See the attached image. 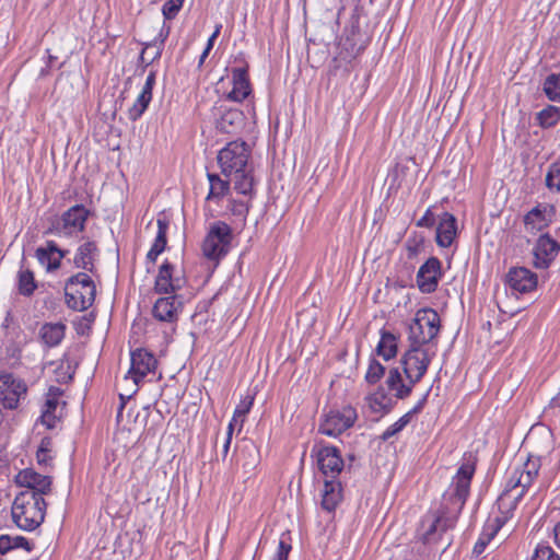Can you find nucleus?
<instances>
[{
  "instance_id": "1",
  "label": "nucleus",
  "mask_w": 560,
  "mask_h": 560,
  "mask_svg": "<svg viewBox=\"0 0 560 560\" xmlns=\"http://www.w3.org/2000/svg\"><path fill=\"white\" fill-rule=\"evenodd\" d=\"M540 466L539 456L528 455L525 462L511 470L505 488L497 501L499 514L483 528L474 546V555H481L497 533L513 516L518 502L537 478Z\"/></svg>"
},
{
  "instance_id": "2",
  "label": "nucleus",
  "mask_w": 560,
  "mask_h": 560,
  "mask_svg": "<svg viewBox=\"0 0 560 560\" xmlns=\"http://www.w3.org/2000/svg\"><path fill=\"white\" fill-rule=\"evenodd\" d=\"M476 456L472 454L465 455L448 490L443 495L445 509L450 515L429 516L422 521L424 541L430 542L435 539L438 532H445L454 527L456 518L468 498L470 481L476 470Z\"/></svg>"
},
{
  "instance_id": "3",
  "label": "nucleus",
  "mask_w": 560,
  "mask_h": 560,
  "mask_svg": "<svg viewBox=\"0 0 560 560\" xmlns=\"http://www.w3.org/2000/svg\"><path fill=\"white\" fill-rule=\"evenodd\" d=\"M431 359L428 348L410 345L401 359L406 381L398 369H390L386 378V385L396 398L405 399L411 394L413 386L425 374Z\"/></svg>"
},
{
  "instance_id": "4",
  "label": "nucleus",
  "mask_w": 560,
  "mask_h": 560,
  "mask_svg": "<svg viewBox=\"0 0 560 560\" xmlns=\"http://www.w3.org/2000/svg\"><path fill=\"white\" fill-rule=\"evenodd\" d=\"M47 504L37 492L21 491L14 498L11 514L14 524L25 532H33L45 520Z\"/></svg>"
},
{
  "instance_id": "5",
  "label": "nucleus",
  "mask_w": 560,
  "mask_h": 560,
  "mask_svg": "<svg viewBox=\"0 0 560 560\" xmlns=\"http://www.w3.org/2000/svg\"><path fill=\"white\" fill-rule=\"evenodd\" d=\"M96 288L91 276L78 272L65 283L66 304L73 311L88 310L95 300Z\"/></svg>"
},
{
  "instance_id": "6",
  "label": "nucleus",
  "mask_w": 560,
  "mask_h": 560,
  "mask_svg": "<svg viewBox=\"0 0 560 560\" xmlns=\"http://www.w3.org/2000/svg\"><path fill=\"white\" fill-rule=\"evenodd\" d=\"M440 327L441 320L436 311L432 308L417 311L409 325L410 345L425 347L436 338Z\"/></svg>"
},
{
  "instance_id": "7",
  "label": "nucleus",
  "mask_w": 560,
  "mask_h": 560,
  "mask_svg": "<svg viewBox=\"0 0 560 560\" xmlns=\"http://www.w3.org/2000/svg\"><path fill=\"white\" fill-rule=\"evenodd\" d=\"M89 215L90 210L83 205H74L51 221L47 233L65 238L77 237L84 231Z\"/></svg>"
},
{
  "instance_id": "8",
  "label": "nucleus",
  "mask_w": 560,
  "mask_h": 560,
  "mask_svg": "<svg viewBox=\"0 0 560 560\" xmlns=\"http://www.w3.org/2000/svg\"><path fill=\"white\" fill-rule=\"evenodd\" d=\"M231 241L232 229L229 224L222 221L212 223L202 242L203 256L209 260L219 261L228 254Z\"/></svg>"
},
{
  "instance_id": "9",
  "label": "nucleus",
  "mask_w": 560,
  "mask_h": 560,
  "mask_svg": "<svg viewBox=\"0 0 560 560\" xmlns=\"http://www.w3.org/2000/svg\"><path fill=\"white\" fill-rule=\"evenodd\" d=\"M249 147L244 141L229 142L218 154V163L222 174L230 177L233 173L244 171L249 166Z\"/></svg>"
},
{
  "instance_id": "10",
  "label": "nucleus",
  "mask_w": 560,
  "mask_h": 560,
  "mask_svg": "<svg viewBox=\"0 0 560 560\" xmlns=\"http://www.w3.org/2000/svg\"><path fill=\"white\" fill-rule=\"evenodd\" d=\"M27 395V385L21 377L10 372L0 373V405L15 410Z\"/></svg>"
},
{
  "instance_id": "11",
  "label": "nucleus",
  "mask_w": 560,
  "mask_h": 560,
  "mask_svg": "<svg viewBox=\"0 0 560 560\" xmlns=\"http://www.w3.org/2000/svg\"><path fill=\"white\" fill-rule=\"evenodd\" d=\"M357 418V411L351 406L331 410L322 421L319 431L327 436H337L351 428Z\"/></svg>"
},
{
  "instance_id": "12",
  "label": "nucleus",
  "mask_w": 560,
  "mask_h": 560,
  "mask_svg": "<svg viewBox=\"0 0 560 560\" xmlns=\"http://www.w3.org/2000/svg\"><path fill=\"white\" fill-rule=\"evenodd\" d=\"M560 252V244L549 234H541L536 240L532 253L533 265L537 269H547Z\"/></svg>"
},
{
  "instance_id": "13",
  "label": "nucleus",
  "mask_w": 560,
  "mask_h": 560,
  "mask_svg": "<svg viewBox=\"0 0 560 560\" xmlns=\"http://www.w3.org/2000/svg\"><path fill=\"white\" fill-rule=\"evenodd\" d=\"M553 215V206L548 203H538L523 218L525 232L532 235H536L537 233L544 231L552 222Z\"/></svg>"
},
{
  "instance_id": "14",
  "label": "nucleus",
  "mask_w": 560,
  "mask_h": 560,
  "mask_svg": "<svg viewBox=\"0 0 560 560\" xmlns=\"http://www.w3.org/2000/svg\"><path fill=\"white\" fill-rule=\"evenodd\" d=\"M317 465L322 474L328 479H336L343 468L340 452L335 446H320L315 451Z\"/></svg>"
},
{
  "instance_id": "15",
  "label": "nucleus",
  "mask_w": 560,
  "mask_h": 560,
  "mask_svg": "<svg viewBox=\"0 0 560 560\" xmlns=\"http://www.w3.org/2000/svg\"><path fill=\"white\" fill-rule=\"evenodd\" d=\"M186 283L182 276L175 275L174 265L165 260L159 268L154 290L160 294H176Z\"/></svg>"
},
{
  "instance_id": "16",
  "label": "nucleus",
  "mask_w": 560,
  "mask_h": 560,
  "mask_svg": "<svg viewBox=\"0 0 560 560\" xmlns=\"http://www.w3.org/2000/svg\"><path fill=\"white\" fill-rule=\"evenodd\" d=\"M131 366L127 377H131L136 385L149 373H154L158 366V360L153 353L145 349H137L130 355Z\"/></svg>"
},
{
  "instance_id": "17",
  "label": "nucleus",
  "mask_w": 560,
  "mask_h": 560,
  "mask_svg": "<svg viewBox=\"0 0 560 560\" xmlns=\"http://www.w3.org/2000/svg\"><path fill=\"white\" fill-rule=\"evenodd\" d=\"M441 278V261L430 257L418 270L417 285L422 293L429 294L436 290Z\"/></svg>"
},
{
  "instance_id": "18",
  "label": "nucleus",
  "mask_w": 560,
  "mask_h": 560,
  "mask_svg": "<svg viewBox=\"0 0 560 560\" xmlns=\"http://www.w3.org/2000/svg\"><path fill=\"white\" fill-rule=\"evenodd\" d=\"M15 483L25 488L24 491L37 492L39 497L51 490V478L40 475L33 469H23L15 476Z\"/></svg>"
},
{
  "instance_id": "19",
  "label": "nucleus",
  "mask_w": 560,
  "mask_h": 560,
  "mask_svg": "<svg viewBox=\"0 0 560 560\" xmlns=\"http://www.w3.org/2000/svg\"><path fill=\"white\" fill-rule=\"evenodd\" d=\"M182 306V300L176 294L160 298L153 305L152 314L160 322L175 323L178 319Z\"/></svg>"
},
{
  "instance_id": "20",
  "label": "nucleus",
  "mask_w": 560,
  "mask_h": 560,
  "mask_svg": "<svg viewBox=\"0 0 560 560\" xmlns=\"http://www.w3.org/2000/svg\"><path fill=\"white\" fill-rule=\"evenodd\" d=\"M506 283L520 293L532 292L537 287V275L525 267H514L506 275Z\"/></svg>"
},
{
  "instance_id": "21",
  "label": "nucleus",
  "mask_w": 560,
  "mask_h": 560,
  "mask_svg": "<svg viewBox=\"0 0 560 560\" xmlns=\"http://www.w3.org/2000/svg\"><path fill=\"white\" fill-rule=\"evenodd\" d=\"M98 256V248L94 241L86 240L75 250L73 256V265L78 269L84 270L86 273L95 271V260Z\"/></svg>"
},
{
  "instance_id": "22",
  "label": "nucleus",
  "mask_w": 560,
  "mask_h": 560,
  "mask_svg": "<svg viewBox=\"0 0 560 560\" xmlns=\"http://www.w3.org/2000/svg\"><path fill=\"white\" fill-rule=\"evenodd\" d=\"M154 84L155 72L151 71L145 79V83L142 86L141 92L139 93L132 106L128 109V117L130 120H138L147 110L152 100V90Z\"/></svg>"
},
{
  "instance_id": "23",
  "label": "nucleus",
  "mask_w": 560,
  "mask_h": 560,
  "mask_svg": "<svg viewBox=\"0 0 560 560\" xmlns=\"http://www.w3.org/2000/svg\"><path fill=\"white\" fill-rule=\"evenodd\" d=\"M66 254L67 252L60 249L54 241H48L45 247H38L35 252L38 262L48 272L55 271L60 267L61 259Z\"/></svg>"
},
{
  "instance_id": "24",
  "label": "nucleus",
  "mask_w": 560,
  "mask_h": 560,
  "mask_svg": "<svg viewBox=\"0 0 560 560\" xmlns=\"http://www.w3.org/2000/svg\"><path fill=\"white\" fill-rule=\"evenodd\" d=\"M232 90L228 93L226 98L233 102H242L252 92L247 68H234L232 70Z\"/></svg>"
},
{
  "instance_id": "25",
  "label": "nucleus",
  "mask_w": 560,
  "mask_h": 560,
  "mask_svg": "<svg viewBox=\"0 0 560 560\" xmlns=\"http://www.w3.org/2000/svg\"><path fill=\"white\" fill-rule=\"evenodd\" d=\"M457 235V221L456 218L444 212L440 217V221L436 228V244L440 247H450Z\"/></svg>"
},
{
  "instance_id": "26",
  "label": "nucleus",
  "mask_w": 560,
  "mask_h": 560,
  "mask_svg": "<svg viewBox=\"0 0 560 560\" xmlns=\"http://www.w3.org/2000/svg\"><path fill=\"white\" fill-rule=\"evenodd\" d=\"M322 506L331 512L341 501V485L336 479H326L322 494Z\"/></svg>"
},
{
  "instance_id": "27",
  "label": "nucleus",
  "mask_w": 560,
  "mask_h": 560,
  "mask_svg": "<svg viewBox=\"0 0 560 560\" xmlns=\"http://www.w3.org/2000/svg\"><path fill=\"white\" fill-rule=\"evenodd\" d=\"M156 225L158 233L155 240L147 254V260L152 264L156 261L158 257L164 252L167 244L166 233L168 229V223L165 220L159 219L156 221Z\"/></svg>"
},
{
  "instance_id": "28",
  "label": "nucleus",
  "mask_w": 560,
  "mask_h": 560,
  "mask_svg": "<svg viewBox=\"0 0 560 560\" xmlns=\"http://www.w3.org/2000/svg\"><path fill=\"white\" fill-rule=\"evenodd\" d=\"M66 326L62 323H46L39 330L43 342L48 347L58 346L65 337Z\"/></svg>"
},
{
  "instance_id": "29",
  "label": "nucleus",
  "mask_w": 560,
  "mask_h": 560,
  "mask_svg": "<svg viewBox=\"0 0 560 560\" xmlns=\"http://www.w3.org/2000/svg\"><path fill=\"white\" fill-rule=\"evenodd\" d=\"M368 405L374 412H386L393 406L392 397L384 388H377L374 393L366 397Z\"/></svg>"
},
{
  "instance_id": "30",
  "label": "nucleus",
  "mask_w": 560,
  "mask_h": 560,
  "mask_svg": "<svg viewBox=\"0 0 560 560\" xmlns=\"http://www.w3.org/2000/svg\"><path fill=\"white\" fill-rule=\"evenodd\" d=\"M210 189L207 195V200H221L230 191V182L222 179L219 175L207 174Z\"/></svg>"
},
{
  "instance_id": "31",
  "label": "nucleus",
  "mask_w": 560,
  "mask_h": 560,
  "mask_svg": "<svg viewBox=\"0 0 560 560\" xmlns=\"http://www.w3.org/2000/svg\"><path fill=\"white\" fill-rule=\"evenodd\" d=\"M377 354L388 361L397 353V338L389 331H383L376 347Z\"/></svg>"
},
{
  "instance_id": "32",
  "label": "nucleus",
  "mask_w": 560,
  "mask_h": 560,
  "mask_svg": "<svg viewBox=\"0 0 560 560\" xmlns=\"http://www.w3.org/2000/svg\"><path fill=\"white\" fill-rule=\"evenodd\" d=\"M234 189L242 195H252L254 189V177L252 167L248 166L244 171L233 173Z\"/></svg>"
},
{
  "instance_id": "33",
  "label": "nucleus",
  "mask_w": 560,
  "mask_h": 560,
  "mask_svg": "<svg viewBox=\"0 0 560 560\" xmlns=\"http://www.w3.org/2000/svg\"><path fill=\"white\" fill-rule=\"evenodd\" d=\"M536 120L538 126L544 129L552 128L560 121V108L548 105L537 113Z\"/></svg>"
},
{
  "instance_id": "34",
  "label": "nucleus",
  "mask_w": 560,
  "mask_h": 560,
  "mask_svg": "<svg viewBox=\"0 0 560 560\" xmlns=\"http://www.w3.org/2000/svg\"><path fill=\"white\" fill-rule=\"evenodd\" d=\"M37 288L33 271L21 268L18 273L19 293L24 296H31Z\"/></svg>"
},
{
  "instance_id": "35",
  "label": "nucleus",
  "mask_w": 560,
  "mask_h": 560,
  "mask_svg": "<svg viewBox=\"0 0 560 560\" xmlns=\"http://www.w3.org/2000/svg\"><path fill=\"white\" fill-rule=\"evenodd\" d=\"M542 90L549 101L560 103V73L549 74L544 81Z\"/></svg>"
},
{
  "instance_id": "36",
  "label": "nucleus",
  "mask_w": 560,
  "mask_h": 560,
  "mask_svg": "<svg viewBox=\"0 0 560 560\" xmlns=\"http://www.w3.org/2000/svg\"><path fill=\"white\" fill-rule=\"evenodd\" d=\"M242 113L236 109H231L224 113L219 120V128L225 132H232L235 125L242 122Z\"/></svg>"
},
{
  "instance_id": "37",
  "label": "nucleus",
  "mask_w": 560,
  "mask_h": 560,
  "mask_svg": "<svg viewBox=\"0 0 560 560\" xmlns=\"http://www.w3.org/2000/svg\"><path fill=\"white\" fill-rule=\"evenodd\" d=\"M163 47L158 40L148 43L141 51L140 59L142 62L150 65L161 57Z\"/></svg>"
},
{
  "instance_id": "38",
  "label": "nucleus",
  "mask_w": 560,
  "mask_h": 560,
  "mask_svg": "<svg viewBox=\"0 0 560 560\" xmlns=\"http://www.w3.org/2000/svg\"><path fill=\"white\" fill-rule=\"evenodd\" d=\"M384 374L385 366L375 359H372L369 363V368L364 378L366 383L374 385L384 376Z\"/></svg>"
},
{
  "instance_id": "39",
  "label": "nucleus",
  "mask_w": 560,
  "mask_h": 560,
  "mask_svg": "<svg viewBox=\"0 0 560 560\" xmlns=\"http://www.w3.org/2000/svg\"><path fill=\"white\" fill-rule=\"evenodd\" d=\"M532 560H560V556L551 546L546 542H540L536 546Z\"/></svg>"
},
{
  "instance_id": "40",
  "label": "nucleus",
  "mask_w": 560,
  "mask_h": 560,
  "mask_svg": "<svg viewBox=\"0 0 560 560\" xmlns=\"http://www.w3.org/2000/svg\"><path fill=\"white\" fill-rule=\"evenodd\" d=\"M411 419V412L405 413L402 417H400L395 423L389 425L383 433H382V440L387 441L392 439L394 435L399 433L409 422Z\"/></svg>"
},
{
  "instance_id": "41",
  "label": "nucleus",
  "mask_w": 560,
  "mask_h": 560,
  "mask_svg": "<svg viewBox=\"0 0 560 560\" xmlns=\"http://www.w3.org/2000/svg\"><path fill=\"white\" fill-rule=\"evenodd\" d=\"M253 401H254V397L253 396H247L245 399H243L237 405V407L234 410L233 418L231 420L233 425L235 423H237L238 421L241 422V424L244 422V418L249 412V410H250V408L253 406Z\"/></svg>"
},
{
  "instance_id": "42",
  "label": "nucleus",
  "mask_w": 560,
  "mask_h": 560,
  "mask_svg": "<svg viewBox=\"0 0 560 560\" xmlns=\"http://www.w3.org/2000/svg\"><path fill=\"white\" fill-rule=\"evenodd\" d=\"M546 185L549 189L560 192V165L552 164L546 176Z\"/></svg>"
},
{
  "instance_id": "43",
  "label": "nucleus",
  "mask_w": 560,
  "mask_h": 560,
  "mask_svg": "<svg viewBox=\"0 0 560 560\" xmlns=\"http://www.w3.org/2000/svg\"><path fill=\"white\" fill-rule=\"evenodd\" d=\"M184 0H167L163 4L162 13L165 20H172L176 16L183 5Z\"/></svg>"
},
{
  "instance_id": "44",
  "label": "nucleus",
  "mask_w": 560,
  "mask_h": 560,
  "mask_svg": "<svg viewBox=\"0 0 560 560\" xmlns=\"http://www.w3.org/2000/svg\"><path fill=\"white\" fill-rule=\"evenodd\" d=\"M51 448V442L48 439L42 440L40 446L37 450L36 458L38 464H48V462L51 459L49 453Z\"/></svg>"
},
{
  "instance_id": "45",
  "label": "nucleus",
  "mask_w": 560,
  "mask_h": 560,
  "mask_svg": "<svg viewBox=\"0 0 560 560\" xmlns=\"http://www.w3.org/2000/svg\"><path fill=\"white\" fill-rule=\"evenodd\" d=\"M12 541L14 550L24 549L25 551L30 552L33 548V545L30 542V540L23 536H12Z\"/></svg>"
},
{
  "instance_id": "46",
  "label": "nucleus",
  "mask_w": 560,
  "mask_h": 560,
  "mask_svg": "<svg viewBox=\"0 0 560 560\" xmlns=\"http://www.w3.org/2000/svg\"><path fill=\"white\" fill-rule=\"evenodd\" d=\"M231 211L235 215L246 217L248 213V206L242 201L231 200Z\"/></svg>"
},
{
  "instance_id": "47",
  "label": "nucleus",
  "mask_w": 560,
  "mask_h": 560,
  "mask_svg": "<svg viewBox=\"0 0 560 560\" xmlns=\"http://www.w3.org/2000/svg\"><path fill=\"white\" fill-rule=\"evenodd\" d=\"M12 536L2 535L0 536V553L7 555L14 551V547L12 544Z\"/></svg>"
},
{
  "instance_id": "48",
  "label": "nucleus",
  "mask_w": 560,
  "mask_h": 560,
  "mask_svg": "<svg viewBox=\"0 0 560 560\" xmlns=\"http://www.w3.org/2000/svg\"><path fill=\"white\" fill-rule=\"evenodd\" d=\"M291 545L280 539L275 560H288Z\"/></svg>"
},
{
  "instance_id": "49",
  "label": "nucleus",
  "mask_w": 560,
  "mask_h": 560,
  "mask_svg": "<svg viewBox=\"0 0 560 560\" xmlns=\"http://www.w3.org/2000/svg\"><path fill=\"white\" fill-rule=\"evenodd\" d=\"M434 224V215L431 209H428L423 217L417 222V226L431 228Z\"/></svg>"
},
{
  "instance_id": "50",
  "label": "nucleus",
  "mask_w": 560,
  "mask_h": 560,
  "mask_svg": "<svg viewBox=\"0 0 560 560\" xmlns=\"http://www.w3.org/2000/svg\"><path fill=\"white\" fill-rule=\"evenodd\" d=\"M233 430H234L233 423L230 422L229 425H228L226 436H225V440H224V443H223V447H222L223 458H225L228 453H229L231 441H232Z\"/></svg>"
},
{
  "instance_id": "51",
  "label": "nucleus",
  "mask_w": 560,
  "mask_h": 560,
  "mask_svg": "<svg viewBox=\"0 0 560 560\" xmlns=\"http://www.w3.org/2000/svg\"><path fill=\"white\" fill-rule=\"evenodd\" d=\"M42 422L46 424L47 428L51 429L55 425V416L50 410H44L42 415Z\"/></svg>"
},
{
  "instance_id": "52",
  "label": "nucleus",
  "mask_w": 560,
  "mask_h": 560,
  "mask_svg": "<svg viewBox=\"0 0 560 560\" xmlns=\"http://www.w3.org/2000/svg\"><path fill=\"white\" fill-rule=\"evenodd\" d=\"M170 31L171 27L164 24L159 33V36L154 40H158V43H161L162 47H164V42L167 38Z\"/></svg>"
},
{
  "instance_id": "53",
  "label": "nucleus",
  "mask_w": 560,
  "mask_h": 560,
  "mask_svg": "<svg viewBox=\"0 0 560 560\" xmlns=\"http://www.w3.org/2000/svg\"><path fill=\"white\" fill-rule=\"evenodd\" d=\"M407 250H408V258H413L419 253V244L416 242L411 244L410 242L407 243Z\"/></svg>"
},
{
  "instance_id": "54",
  "label": "nucleus",
  "mask_w": 560,
  "mask_h": 560,
  "mask_svg": "<svg viewBox=\"0 0 560 560\" xmlns=\"http://www.w3.org/2000/svg\"><path fill=\"white\" fill-rule=\"evenodd\" d=\"M57 399L56 398H48L45 404V410H50V412H54L57 407Z\"/></svg>"
},
{
  "instance_id": "55",
  "label": "nucleus",
  "mask_w": 560,
  "mask_h": 560,
  "mask_svg": "<svg viewBox=\"0 0 560 560\" xmlns=\"http://www.w3.org/2000/svg\"><path fill=\"white\" fill-rule=\"evenodd\" d=\"M425 401H427V395L423 396V398L421 400H419L418 404L409 411V412H411V416L413 413L421 411L423 409Z\"/></svg>"
},
{
  "instance_id": "56",
  "label": "nucleus",
  "mask_w": 560,
  "mask_h": 560,
  "mask_svg": "<svg viewBox=\"0 0 560 560\" xmlns=\"http://www.w3.org/2000/svg\"><path fill=\"white\" fill-rule=\"evenodd\" d=\"M553 537L556 545L560 548V522L553 528Z\"/></svg>"
},
{
  "instance_id": "57",
  "label": "nucleus",
  "mask_w": 560,
  "mask_h": 560,
  "mask_svg": "<svg viewBox=\"0 0 560 560\" xmlns=\"http://www.w3.org/2000/svg\"><path fill=\"white\" fill-rule=\"evenodd\" d=\"M221 30H222V24L221 23L217 24L213 33L211 34V36L209 38L215 40L218 38V36L220 35Z\"/></svg>"
},
{
  "instance_id": "58",
  "label": "nucleus",
  "mask_w": 560,
  "mask_h": 560,
  "mask_svg": "<svg viewBox=\"0 0 560 560\" xmlns=\"http://www.w3.org/2000/svg\"><path fill=\"white\" fill-rule=\"evenodd\" d=\"M221 30H222V24L221 23L217 24L213 33L211 34V36L209 38L215 40L218 38V36L220 35Z\"/></svg>"
},
{
  "instance_id": "59",
  "label": "nucleus",
  "mask_w": 560,
  "mask_h": 560,
  "mask_svg": "<svg viewBox=\"0 0 560 560\" xmlns=\"http://www.w3.org/2000/svg\"><path fill=\"white\" fill-rule=\"evenodd\" d=\"M221 30H222V24L221 23L217 24L213 33L211 34V36L209 38L215 40L218 38V36L220 35Z\"/></svg>"
},
{
  "instance_id": "60",
  "label": "nucleus",
  "mask_w": 560,
  "mask_h": 560,
  "mask_svg": "<svg viewBox=\"0 0 560 560\" xmlns=\"http://www.w3.org/2000/svg\"><path fill=\"white\" fill-rule=\"evenodd\" d=\"M214 42L215 40H213L211 38H208L207 45H206V47L203 49L205 50V55H209L210 54L211 49L213 48Z\"/></svg>"
},
{
  "instance_id": "61",
  "label": "nucleus",
  "mask_w": 560,
  "mask_h": 560,
  "mask_svg": "<svg viewBox=\"0 0 560 560\" xmlns=\"http://www.w3.org/2000/svg\"><path fill=\"white\" fill-rule=\"evenodd\" d=\"M209 55H205V50L202 51L200 58H199V62H198V66L201 67L206 60V58L208 57Z\"/></svg>"
},
{
  "instance_id": "62",
  "label": "nucleus",
  "mask_w": 560,
  "mask_h": 560,
  "mask_svg": "<svg viewBox=\"0 0 560 560\" xmlns=\"http://www.w3.org/2000/svg\"><path fill=\"white\" fill-rule=\"evenodd\" d=\"M552 404L560 407V393L552 399Z\"/></svg>"
}]
</instances>
